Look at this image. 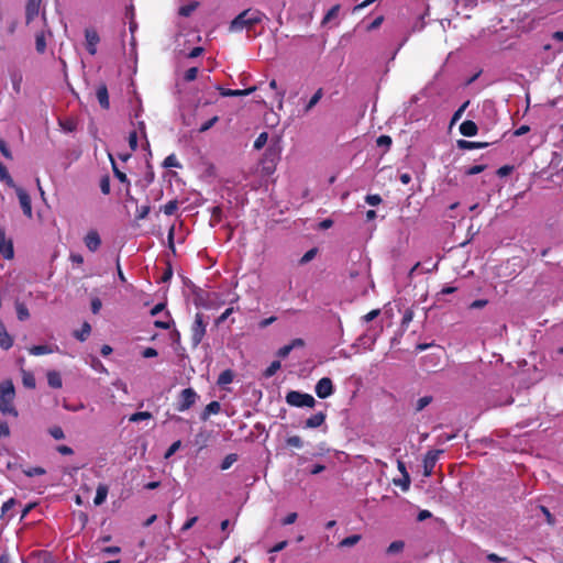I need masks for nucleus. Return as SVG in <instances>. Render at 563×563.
<instances>
[{
  "mask_svg": "<svg viewBox=\"0 0 563 563\" xmlns=\"http://www.w3.org/2000/svg\"><path fill=\"white\" fill-rule=\"evenodd\" d=\"M15 388L11 379L0 383V412L3 416L18 418L19 411L14 406Z\"/></svg>",
  "mask_w": 563,
  "mask_h": 563,
  "instance_id": "f257e3e1",
  "label": "nucleus"
},
{
  "mask_svg": "<svg viewBox=\"0 0 563 563\" xmlns=\"http://www.w3.org/2000/svg\"><path fill=\"white\" fill-rule=\"evenodd\" d=\"M263 15L264 14L257 10H244L232 20L230 30L239 32L243 29H251L262 21Z\"/></svg>",
  "mask_w": 563,
  "mask_h": 563,
  "instance_id": "f03ea898",
  "label": "nucleus"
},
{
  "mask_svg": "<svg viewBox=\"0 0 563 563\" xmlns=\"http://www.w3.org/2000/svg\"><path fill=\"white\" fill-rule=\"evenodd\" d=\"M286 402L292 407H309L312 408L316 404L314 398L310 394L290 390L286 395Z\"/></svg>",
  "mask_w": 563,
  "mask_h": 563,
  "instance_id": "7ed1b4c3",
  "label": "nucleus"
},
{
  "mask_svg": "<svg viewBox=\"0 0 563 563\" xmlns=\"http://www.w3.org/2000/svg\"><path fill=\"white\" fill-rule=\"evenodd\" d=\"M207 324L203 321L202 313H196L195 321L191 327V343L194 346H198L203 336L206 335Z\"/></svg>",
  "mask_w": 563,
  "mask_h": 563,
  "instance_id": "20e7f679",
  "label": "nucleus"
},
{
  "mask_svg": "<svg viewBox=\"0 0 563 563\" xmlns=\"http://www.w3.org/2000/svg\"><path fill=\"white\" fill-rule=\"evenodd\" d=\"M198 398L197 393L192 388H185L181 390L179 395V400L177 402L176 409L180 412L188 410L191 408Z\"/></svg>",
  "mask_w": 563,
  "mask_h": 563,
  "instance_id": "39448f33",
  "label": "nucleus"
},
{
  "mask_svg": "<svg viewBox=\"0 0 563 563\" xmlns=\"http://www.w3.org/2000/svg\"><path fill=\"white\" fill-rule=\"evenodd\" d=\"M442 450H430L427 452L423 459V475L429 477L432 475L435 464L439 460L440 454H442Z\"/></svg>",
  "mask_w": 563,
  "mask_h": 563,
  "instance_id": "423d86ee",
  "label": "nucleus"
},
{
  "mask_svg": "<svg viewBox=\"0 0 563 563\" xmlns=\"http://www.w3.org/2000/svg\"><path fill=\"white\" fill-rule=\"evenodd\" d=\"M314 391L317 396L321 399H325L330 397L334 393V387L331 378L329 377H322L318 380Z\"/></svg>",
  "mask_w": 563,
  "mask_h": 563,
  "instance_id": "0eeeda50",
  "label": "nucleus"
},
{
  "mask_svg": "<svg viewBox=\"0 0 563 563\" xmlns=\"http://www.w3.org/2000/svg\"><path fill=\"white\" fill-rule=\"evenodd\" d=\"M15 192L20 201V206L25 217H33L31 197L22 187H15Z\"/></svg>",
  "mask_w": 563,
  "mask_h": 563,
  "instance_id": "6e6552de",
  "label": "nucleus"
},
{
  "mask_svg": "<svg viewBox=\"0 0 563 563\" xmlns=\"http://www.w3.org/2000/svg\"><path fill=\"white\" fill-rule=\"evenodd\" d=\"M0 255L5 260H12L14 256L13 242L5 235L4 229H0Z\"/></svg>",
  "mask_w": 563,
  "mask_h": 563,
  "instance_id": "1a4fd4ad",
  "label": "nucleus"
},
{
  "mask_svg": "<svg viewBox=\"0 0 563 563\" xmlns=\"http://www.w3.org/2000/svg\"><path fill=\"white\" fill-rule=\"evenodd\" d=\"M86 49L90 55H96L97 45L100 42L98 32L95 29L85 30Z\"/></svg>",
  "mask_w": 563,
  "mask_h": 563,
  "instance_id": "9d476101",
  "label": "nucleus"
},
{
  "mask_svg": "<svg viewBox=\"0 0 563 563\" xmlns=\"http://www.w3.org/2000/svg\"><path fill=\"white\" fill-rule=\"evenodd\" d=\"M216 89L219 91V93L222 97H243V96L251 95L257 88H256V86H253V87H250L246 89H228V88H223L221 86H216Z\"/></svg>",
  "mask_w": 563,
  "mask_h": 563,
  "instance_id": "9b49d317",
  "label": "nucleus"
},
{
  "mask_svg": "<svg viewBox=\"0 0 563 563\" xmlns=\"http://www.w3.org/2000/svg\"><path fill=\"white\" fill-rule=\"evenodd\" d=\"M84 243L90 252H96L101 245V238L96 230H90L85 235Z\"/></svg>",
  "mask_w": 563,
  "mask_h": 563,
  "instance_id": "f8f14e48",
  "label": "nucleus"
},
{
  "mask_svg": "<svg viewBox=\"0 0 563 563\" xmlns=\"http://www.w3.org/2000/svg\"><path fill=\"white\" fill-rule=\"evenodd\" d=\"M96 97L102 109L108 110L110 108L108 87L104 82L97 86Z\"/></svg>",
  "mask_w": 563,
  "mask_h": 563,
  "instance_id": "ddd939ff",
  "label": "nucleus"
},
{
  "mask_svg": "<svg viewBox=\"0 0 563 563\" xmlns=\"http://www.w3.org/2000/svg\"><path fill=\"white\" fill-rule=\"evenodd\" d=\"M325 417H327L325 413L322 411L312 415L311 417H309L306 420L305 428H310V429L319 428L320 426H322L324 423Z\"/></svg>",
  "mask_w": 563,
  "mask_h": 563,
  "instance_id": "4468645a",
  "label": "nucleus"
},
{
  "mask_svg": "<svg viewBox=\"0 0 563 563\" xmlns=\"http://www.w3.org/2000/svg\"><path fill=\"white\" fill-rule=\"evenodd\" d=\"M40 11V0H29L25 8V18L26 22H31L35 16H37Z\"/></svg>",
  "mask_w": 563,
  "mask_h": 563,
  "instance_id": "2eb2a0df",
  "label": "nucleus"
},
{
  "mask_svg": "<svg viewBox=\"0 0 563 563\" xmlns=\"http://www.w3.org/2000/svg\"><path fill=\"white\" fill-rule=\"evenodd\" d=\"M477 124L472 120H466L460 125V132L462 135L471 137L477 134Z\"/></svg>",
  "mask_w": 563,
  "mask_h": 563,
  "instance_id": "dca6fc26",
  "label": "nucleus"
},
{
  "mask_svg": "<svg viewBox=\"0 0 563 563\" xmlns=\"http://www.w3.org/2000/svg\"><path fill=\"white\" fill-rule=\"evenodd\" d=\"M13 345L12 336L5 331L4 325L0 322V347L9 350Z\"/></svg>",
  "mask_w": 563,
  "mask_h": 563,
  "instance_id": "f3484780",
  "label": "nucleus"
},
{
  "mask_svg": "<svg viewBox=\"0 0 563 563\" xmlns=\"http://www.w3.org/2000/svg\"><path fill=\"white\" fill-rule=\"evenodd\" d=\"M489 145L488 142H473L466 140H459L457 146L461 150H475V148H484Z\"/></svg>",
  "mask_w": 563,
  "mask_h": 563,
  "instance_id": "a211bd4d",
  "label": "nucleus"
},
{
  "mask_svg": "<svg viewBox=\"0 0 563 563\" xmlns=\"http://www.w3.org/2000/svg\"><path fill=\"white\" fill-rule=\"evenodd\" d=\"M22 384L25 388L34 389L36 380L32 372L21 368Z\"/></svg>",
  "mask_w": 563,
  "mask_h": 563,
  "instance_id": "6ab92c4d",
  "label": "nucleus"
},
{
  "mask_svg": "<svg viewBox=\"0 0 563 563\" xmlns=\"http://www.w3.org/2000/svg\"><path fill=\"white\" fill-rule=\"evenodd\" d=\"M221 406L218 401L213 400L209 402L201 413V420L206 421L210 415H217L220 412Z\"/></svg>",
  "mask_w": 563,
  "mask_h": 563,
  "instance_id": "aec40b11",
  "label": "nucleus"
},
{
  "mask_svg": "<svg viewBox=\"0 0 563 563\" xmlns=\"http://www.w3.org/2000/svg\"><path fill=\"white\" fill-rule=\"evenodd\" d=\"M47 384L52 387V388H62L63 386V380H62V376L58 372L56 371H49L47 373Z\"/></svg>",
  "mask_w": 563,
  "mask_h": 563,
  "instance_id": "412c9836",
  "label": "nucleus"
},
{
  "mask_svg": "<svg viewBox=\"0 0 563 563\" xmlns=\"http://www.w3.org/2000/svg\"><path fill=\"white\" fill-rule=\"evenodd\" d=\"M14 306H15L16 317L20 321H25L30 318L29 309L24 302L16 300Z\"/></svg>",
  "mask_w": 563,
  "mask_h": 563,
  "instance_id": "4be33fe9",
  "label": "nucleus"
},
{
  "mask_svg": "<svg viewBox=\"0 0 563 563\" xmlns=\"http://www.w3.org/2000/svg\"><path fill=\"white\" fill-rule=\"evenodd\" d=\"M30 354L38 356L51 354L54 352V349L51 345L42 344V345H33L29 349Z\"/></svg>",
  "mask_w": 563,
  "mask_h": 563,
  "instance_id": "5701e85b",
  "label": "nucleus"
},
{
  "mask_svg": "<svg viewBox=\"0 0 563 563\" xmlns=\"http://www.w3.org/2000/svg\"><path fill=\"white\" fill-rule=\"evenodd\" d=\"M107 496H108V487L106 485H99L97 487L93 504L96 506L102 505L106 501Z\"/></svg>",
  "mask_w": 563,
  "mask_h": 563,
  "instance_id": "b1692460",
  "label": "nucleus"
},
{
  "mask_svg": "<svg viewBox=\"0 0 563 563\" xmlns=\"http://www.w3.org/2000/svg\"><path fill=\"white\" fill-rule=\"evenodd\" d=\"M91 332V325L88 322H84L80 330H77L74 332V336L79 340L80 342H84L87 340Z\"/></svg>",
  "mask_w": 563,
  "mask_h": 563,
  "instance_id": "393cba45",
  "label": "nucleus"
},
{
  "mask_svg": "<svg viewBox=\"0 0 563 563\" xmlns=\"http://www.w3.org/2000/svg\"><path fill=\"white\" fill-rule=\"evenodd\" d=\"M362 539V536L361 534H352V536H349L344 539H342L338 547L339 548H351V547H354L355 544H357Z\"/></svg>",
  "mask_w": 563,
  "mask_h": 563,
  "instance_id": "a878e982",
  "label": "nucleus"
},
{
  "mask_svg": "<svg viewBox=\"0 0 563 563\" xmlns=\"http://www.w3.org/2000/svg\"><path fill=\"white\" fill-rule=\"evenodd\" d=\"M0 179L2 181L5 183V185H8L9 187L11 188H14L18 187L14 183V180L12 179V177L10 176L7 167L0 162Z\"/></svg>",
  "mask_w": 563,
  "mask_h": 563,
  "instance_id": "bb28decb",
  "label": "nucleus"
},
{
  "mask_svg": "<svg viewBox=\"0 0 563 563\" xmlns=\"http://www.w3.org/2000/svg\"><path fill=\"white\" fill-rule=\"evenodd\" d=\"M10 78H11V84H12V88H13L14 92L20 93L21 85H22V80H23L22 74L20 71H13V73H11Z\"/></svg>",
  "mask_w": 563,
  "mask_h": 563,
  "instance_id": "cd10ccee",
  "label": "nucleus"
},
{
  "mask_svg": "<svg viewBox=\"0 0 563 563\" xmlns=\"http://www.w3.org/2000/svg\"><path fill=\"white\" fill-rule=\"evenodd\" d=\"M233 378H234V374L231 369H225L223 371L219 377H218V380H217V384L219 386H224V385H228L230 383L233 382Z\"/></svg>",
  "mask_w": 563,
  "mask_h": 563,
  "instance_id": "c85d7f7f",
  "label": "nucleus"
},
{
  "mask_svg": "<svg viewBox=\"0 0 563 563\" xmlns=\"http://www.w3.org/2000/svg\"><path fill=\"white\" fill-rule=\"evenodd\" d=\"M198 5L199 3L197 1L181 5L178 10V14L185 18L190 16L191 13L198 8Z\"/></svg>",
  "mask_w": 563,
  "mask_h": 563,
  "instance_id": "c756f323",
  "label": "nucleus"
},
{
  "mask_svg": "<svg viewBox=\"0 0 563 563\" xmlns=\"http://www.w3.org/2000/svg\"><path fill=\"white\" fill-rule=\"evenodd\" d=\"M323 96V89L322 88H319L314 93L313 96L310 98V100L308 101V103L306 104L305 107V112H309L319 101L320 99L322 98Z\"/></svg>",
  "mask_w": 563,
  "mask_h": 563,
  "instance_id": "7c9ffc66",
  "label": "nucleus"
},
{
  "mask_svg": "<svg viewBox=\"0 0 563 563\" xmlns=\"http://www.w3.org/2000/svg\"><path fill=\"white\" fill-rule=\"evenodd\" d=\"M404 548H405V542L404 541H401V540L393 541L388 545V548L386 550V553L387 554H397V553L402 552Z\"/></svg>",
  "mask_w": 563,
  "mask_h": 563,
  "instance_id": "2f4dec72",
  "label": "nucleus"
},
{
  "mask_svg": "<svg viewBox=\"0 0 563 563\" xmlns=\"http://www.w3.org/2000/svg\"><path fill=\"white\" fill-rule=\"evenodd\" d=\"M238 461V454L230 453L221 462L220 468L222 471L229 470Z\"/></svg>",
  "mask_w": 563,
  "mask_h": 563,
  "instance_id": "473e14b6",
  "label": "nucleus"
},
{
  "mask_svg": "<svg viewBox=\"0 0 563 563\" xmlns=\"http://www.w3.org/2000/svg\"><path fill=\"white\" fill-rule=\"evenodd\" d=\"M35 47L37 53L43 54L46 49V40L43 32H40L35 36Z\"/></svg>",
  "mask_w": 563,
  "mask_h": 563,
  "instance_id": "72a5a7b5",
  "label": "nucleus"
},
{
  "mask_svg": "<svg viewBox=\"0 0 563 563\" xmlns=\"http://www.w3.org/2000/svg\"><path fill=\"white\" fill-rule=\"evenodd\" d=\"M178 209V201L176 199L174 200H170L168 201L167 203H165L161 210L166 214V216H173Z\"/></svg>",
  "mask_w": 563,
  "mask_h": 563,
  "instance_id": "f704fd0d",
  "label": "nucleus"
},
{
  "mask_svg": "<svg viewBox=\"0 0 563 563\" xmlns=\"http://www.w3.org/2000/svg\"><path fill=\"white\" fill-rule=\"evenodd\" d=\"M393 144V140L389 135H380L376 139V145L378 147H384L385 152H388Z\"/></svg>",
  "mask_w": 563,
  "mask_h": 563,
  "instance_id": "c9c22d12",
  "label": "nucleus"
},
{
  "mask_svg": "<svg viewBox=\"0 0 563 563\" xmlns=\"http://www.w3.org/2000/svg\"><path fill=\"white\" fill-rule=\"evenodd\" d=\"M22 472L27 477L41 476V475L46 474V470L42 466L29 467V468L23 470Z\"/></svg>",
  "mask_w": 563,
  "mask_h": 563,
  "instance_id": "e433bc0d",
  "label": "nucleus"
},
{
  "mask_svg": "<svg viewBox=\"0 0 563 563\" xmlns=\"http://www.w3.org/2000/svg\"><path fill=\"white\" fill-rule=\"evenodd\" d=\"M152 417V413L148 411H137L130 416L129 421L139 422L142 420H150Z\"/></svg>",
  "mask_w": 563,
  "mask_h": 563,
  "instance_id": "4c0bfd02",
  "label": "nucleus"
},
{
  "mask_svg": "<svg viewBox=\"0 0 563 563\" xmlns=\"http://www.w3.org/2000/svg\"><path fill=\"white\" fill-rule=\"evenodd\" d=\"M280 368V362L274 361L271 365L264 371L263 375L265 378H269L276 374V372Z\"/></svg>",
  "mask_w": 563,
  "mask_h": 563,
  "instance_id": "58836bf2",
  "label": "nucleus"
},
{
  "mask_svg": "<svg viewBox=\"0 0 563 563\" xmlns=\"http://www.w3.org/2000/svg\"><path fill=\"white\" fill-rule=\"evenodd\" d=\"M111 163H112V169H113V174L114 176L121 181V183H124V184H130L129 179H128V176L125 173L121 172L115 162L113 161V158H111Z\"/></svg>",
  "mask_w": 563,
  "mask_h": 563,
  "instance_id": "ea45409f",
  "label": "nucleus"
},
{
  "mask_svg": "<svg viewBox=\"0 0 563 563\" xmlns=\"http://www.w3.org/2000/svg\"><path fill=\"white\" fill-rule=\"evenodd\" d=\"M339 11H340V4H335L333 5L327 13L325 15L323 16L322 19V24H327L328 22H330L332 19H334L338 14H339Z\"/></svg>",
  "mask_w": 563,
  "mask_h": 563,
  "instance_id": "a19ab883",
  "label": "nucleus"
},
{
  "mask_svg": "<svg viewBox=\"0 0 563 563\" xmlns=\"http://www.w3.org/2000/svg\"><path fill=\"white\" fill-rule=\"evenodd\" d=\"M287 446L301 449L303 445V442L299 435H291L286 439Z\"/></svg>",
  "mask_w": 563,
  "mask_h": 563,
  "instance_id": "79ce46f5",
  "label": "nucleus"
},
{
  "mask_svg": "<svg viewBox=\"0 0 563 563\" xmlns=\"http://www.w3.org/2000/svg\"><path fill=\"white\" fill-rule=\"evenodd\" d=\"M267 140H268V133L267 132L260 133V135L254 141V145H253L254 148L255 150L263 148L265 146V144L267 143Z\"/></svg>",
  "mask_w": 563,
  "mask_h": 563,
  "instance_id": "37998d69",
  "label": "nucleus"
},
{
  "mask_svg": "<svg viewBox=\"0 0 563 563\" xmlns=\"http://www.w3.org/2000/svg\"><path fill=\"white\" fill-rule=\"evenodd\" d=\"M431 401H432L431 396H423V397L419 398L416 404V411L419 412V411L423 410L427 406H429L431 404Z\"/></svg>",
  "mask_w": 563,
  "mask_h": 563,
  "instance_id": "c03bdc74",
  "label": "nucleus"
},
{
  "mask_svg": "<svg viewBox=\"0 0 563 563\" xmlns=\"http://www.w3.org/2000/svg\"><path fill=\"white\" fill-rule=\"evenodd\" d=\"M163 166L166 168L180 167V164H179L177 157L174 154H170L164 159Z\"/></svg>",
  "mask_w": 563,
  "mask_h": 563,
  "instance_id": "a18cd8bd",
  "label": "nucleus"
},
{
  "mask_svg": "<svg viewBox=\"0 0 563 563\" xmlns=\"http://www.w3.org/2000/svg\"><path fill=\"white\" fill-rule=\"evenodd\" d=\"M198 73H199L198 67H190L189 69H187L185 71L184 80L188 81V82L195 80L198 76Z\"/></svg>",
  "mask_w": 563,
  "mask_h": 563,
  "instance_id": "49530a36",
  "label": "nucleus"
},
{
  "mask_svg": "<svg viewBox=\"0 0 563 563\" xmlns=\"http://www.w3.org/2000/svg\"><path fill=\"white\" fill-rule=\"evenodd\" d=\"M48 433L55 440H63L65 438V433H64L63 429L60 427H58V426L49 428Z\"/></svg>",
  "mask_w": 563,
  "mask_h": 563,
  "instance_id": "de8ad7c7",
  "label": "nucleus"
},
{
  "mask_svg": "<svg viewBox=\"0 0 563 563\" xmlns=\"http://www.w3.org/2000/svg\"><path fill=\"white\" fill-rule=\"evenodd\" d=\"M100 190L103 195L110 194V177L108 175L100 179Z\"/></svg>",
  "mask_w": 563,
  "mask_h": 563,
  "instance_id": "09e8293b",
  "label": "nucleus"
},
{
  "mask_svg": "<svg viewBox=\"0 0 563 563\" xmlns=\"http://www.w3.org/2000/svg\"><path fill=\"white\" fill-rule=\"evenodd\" d=\"M540 511L544 515L549 526L555 525V518L545 506H539Z\"/></svg>",
  "mask_w": 563,
  "mask_h": 563,
  "instance_id": "8fccbe9b",
  "label": "nucleus"
},
{
  "mask_svg": "<svg viewBox=\"0 0 563 563\" xmlns=\"http://www.w3.org/2000/svg\"><path fill=\"white\" fill-rule=\"evenodd\" d=\"M16 505V500L14 498H9L1 506V516L7 515L14 506Z\"/></svg>",
  "mask_w": 563,
  "mask_h": 563,
  "instance_id": "3c124183",
  "label": "nucleus"
},
{
  "mask_svg": "<svg viewBox=\"0 0 563 563\" xmlns=\"http://www.w3.org/2000/svg\"><path fill=\"white\" fill-rule=\"evenodd\" d=\"M486 168V165H473L471 167H468L464 174L467 175V176H473V175H477L482 172H484Z\"/></svg>",
  "mask_w": 563,
  "mask_h": 563,
  "instance_id": "603ef678",
  "label": "nucleus"
},
{
  "mask_svg": "<svg viewBox=\"0 0 563 563\" xmlns=\"http://www.w3.org/2000/svg\"><path fill=\"white\" fill-rule=\"evenodd\" d=\"M137 142H139V137H137V131H132L130 132L129 134V146L131 148V151H136L137 150Z\"/></svg>",
  "mask_w": 563,
  "mask_h": 563,
  "instance_id": "864d4df0",
  "label": "nucleus"
},
{
  "mask_svg": "<svg viewBox=\"0 0 563 563\" xmlns=\"http://www.w3.org/2000/svg\"><path fill=\"white\" fill-rule=\"evenodd\" d=\"M219 121V117L218 115H214L212 117L211 119H209L208 121H206L200 128H199V132L203 133L206 131H208L209 129H211L217 122Z\"/></svg>",
  "mask_w": 563,
  "mask_h": 563,
  "instance_id": "5fc2aeb1",
  "label": "nucleus"
},
{
  "mask_svg": "<svg viewBox=\"0 0 563 563\" xmlns=\"http://www.w3.org/2000/svg\"><path fill=\"white\" fill-rule=\"evenodd\" d=\"M365 201L369 206L375 207V206H378L382 202V197L378 194L367 195L365 197Z\"/></svg>",
  "mask_w": 563,
  "mask_h": 563,
  "instance_id": "6e6d98bb",
  "label": "nucleus"
},
{
  "mask_svg": "<svg viewBox=\"0 0 563 563\" xmlns=\"http://www.w3.org/2000/svg\"><path fill=\"white\" fill-rule=\"evenodd\" d=\"M316 254H317V249H311V250L307 251L300 258L299 263L307 264L308 262H310L314 258Z\"/></svg>",
  "mask_w": 563,
  "mask_h": 563,
  "instance_id": "4d7b16f0",
  "label": "nucleus"
},
{
  "mask_svg": "<svg viewBox=\"0 0 563 563\" xmlns=\"http://www.w3.org/2000/svg\"><path fill=\"white\" fill-rule=\"evenodd\" d=\"M398 470L404 474V476L406 478V482L402 485V489L406 490V489L409 488V475H408V473L406 471V466H405L404 462L398 461Z\"/></svg>",
  "mask_w": 563,
  "mask_h": 563,
  "instance_id": "13d9d810",
  "label": "nucleus"
},
{
  "mask_svg": "<svg viewBox=\"0 0 563 563\" xmlns=\"http://www.w3.org/2000/svg\"><path fill=\"white\" fill-rule=\"evenodd\" d=\"M181 445V442L180 440H177L175 441L168 449L167 451L165 452V455L164 457L165 459H169L172 455H174L176 453V451L180 448Z\"/></svg>",
  "mask_w": 563,
  "mask_h": 563,
  "instance_id": "bf43d9fd",
  "label": "nucleus"
},
{
  "mask_svg": "<svg viewBox=\"0 0 563 563\" xmlns=\"http://www.w3.org/2000/svg\"><path fill=\"white\" fill-rule=\"evenodd\" d=\"M0 152H1V154L5 158L12 159L11 151L9 150L8 144L5 143V141L3 139H1V137H0Z\"/></svg>",
  "mask_w": 563,
  "mask_h": 563,
  "instance_id": "052dcab7",
  "label": "nucleus"
},
{
  "mask_svg": "<svg viewBox=\"0 0 563 563\" xmlns=\"http://www.w3.org/2000/svg\"><path fill=\"white\" fill-rule=\"evenodd\" d=\"M470 104V101H465L453 114L452 117V123L456 122L461 117L462 114L464 113L465 109L468 107Z\"/></svg>",
  "mask_w": 563,
  "mask_h": 563,
  "instance_id": "680f3d73",
  "label": "nucleus"
},
{
  "mask_svg": "<svg viewBox=\"0 0 563 563\" xmlns=\"http://www.w3.org/2000/svg\"><path fill=\"white\" fill-rule=\"evenodd\" d=\"M151 211V207L148 205L146 206H142L139 210H137V213H136V219L137 220H143L145 219L148 213Z\"/></svg>",
  "mask_w": 563,
  "mask_h": 563,
  "instance_id": "e2e57ef3",
  "label": "nucleus"
},
{
  "mask_svg": "<svg viewBox=\"0 0 563 563\" xmlns=\"http://www.w3.org/2000/svg\"><path fill=\"white\" fill-rule=\"evenodd\" d=\"M10 435V427L7 421L0 420V438H8Z\"/></svg>",
  "mask_w": 563,
  "mask_h": 563,
  "instance_id": "0e129e2a",
  "label": "nucleus"
},
{
  "mask_svg": "<svg viewBox=\"0 0 563 563\" xmlns=\"http://www.w3.org/2000/svg\"><path fill=\"white\" fill-rule=\"evenodd\" d=\"M412 318L413 311L411 309H407L402 314L401 325L407 327L411 322Z\"/></svg>",
  "mask_w": 563,
  "mask_h": 563,
  "instance_id": "69168bd1",
  "label": "nucleus"
},
{
  "mask_svg": "<svg viewBox=\"0 0 563 563\" xmlns=\"http://www.w3.org/2000/svg\"><path fill=\"white\" fill-rule=\"evenodd\" d=\"M288 545V541L284 540L275 545H273L271 549H268V553H276L283 551Z\"/></svg>",
  "mask_w": 563,
  "mask_h": 563,
  "instance_id": "338daca9",
  "label": "nucleus"
},
{
  "mask_svg": "<svg viewBox=\"0 0 563 563\" xmlns=\"http://www.w3.org/2000/svg\"><path fill=\"white\" fill-rule=\"evenodd\" d=\"M292 351V346H290V344H286L284 346H282L278 351H277V355L282 358H285L289 355V353Z\"/></svg>",
  "mask_w": 563,
  "mask_h": 563,
  "instance_id": "774afa93",
  "label": "nucleus"
}]
</instances>
